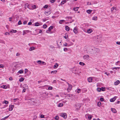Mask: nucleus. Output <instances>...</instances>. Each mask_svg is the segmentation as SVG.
Returning <instances> with one entry per match:
<instances>
[{
    "mask_svg": "<svg viewBox=\"0 0 120 120\" xmlns=\"http://www.w3.org/2000/svg\"><path fill=\"white\" fill-rule=\"evenodd\" d=\"M17 32V31L16 30H12L11 31V32L15 33Z\"/></svg>",
    "mask_w": 120,
    "mask_h": 120,
    "instance_id": "24",
    "label": "nucleus"
},
{
    "mask_svg": "<svg viewBox=\"0 0 120 120\" xmlns=\"http://www.w3.org/2000/svg\"><path fill=\"white\" fill-rule=\"evenodd\" d=\"M12 19V17H10L9 18V21H11L12 20H11V19Z\"/></svg>",
    "mask_w": 120,
    "mask_h": 120,
    "instance_id": "60",
    "label": "nucleus"
},
{
    "mask_svg": "<svg viewBox=\"0 0 120 120\" xmlns=\"http://www.w3.org/2000/svg\"><path fill=\"white\" fill-rule=\"evenodd\" d=\"M56 81L55 80H54L53 81V82H52V83H56Z\"/></svg>",
    "mask_w": 120,
    "mask_h": 120,
    "instance_id": "57",
    "label": "nucleus"
},
{
    "mask_svg": "<svg viewBox=\"0 0 120 120\" xmlns=\"http://www.w3.org/2000/svg\"><path fill=\"white\" fill-rule=\"evenodd\" d=\"M35 49V47H32L30 48L29 50L30 51H31L34 50Z\"/></svg>",
    "mask_w": 120,
    "mask_h": 120,
    "instance_id": "17",
    "label": "nucleus"
},
{
    "mask_svg": "<svg viewBox=\"0 0 120 120\" xmlns=\"http://www.w3.org/2000/svg\"><path fill=\"white\" fill-rule=\"evenodd\" d=\"M47 27V25L46 24H44L43 26V28L44 29H45Z\"/></svg>",
    "mask_w": 120,
    "mask_h": 120,
    "instance_id": "39",
    "label": "nucleus"
},
{
    "mask_svg": "<svg viewBox=\"0 0 120 120\" xmlns=\"http://www.w3.org/2000/svg\"><path fill=\"white\" fill-rule=\"evenodd\" d=\"M22 24V23L21 21L20 20H19L18 22V25H20L21 24Z\"/></svg>",
    "mask_w": 120,
    "mask_h": 120,
    "instance_id": "43",
    "label": "nucleus"
},
{
    "mask_svg": "<svg viewBox=\"0 0 120 120\" xmlns=\"http://www.w3.org/2000/svg\"><path fill=\"white\" fill-rule=\"evenodd\" d=\"M5 35H7V34L10 35V34L9 33H8V32H6V33H5Z\"/></svg>",
    "mask_w": 120,
    "mask_h": 120,
    "instance_id": "55",
    "label": "nucleus"
},
{
    "mask_svg": "<svg viewBox=\"0 0 120 120\" xmlns=\"http://www.w3.org/2000/svg\"><path fill=\"white\" fill-rule=\"evenodd\" d=\"M57 71L56 70H55L54 71H51V74L53 73L54 74H56L57 72Z\"/></svg>",
    "mask_w": 120,
    "mask_h": 120,
    "instance_id": "25",
    "label": "nucleus"
},
{
    "mask_svg": "<svg viewBox=\"0 0 120 120\" xmlns=\"http://www.w3.org/2000/svg\"><path fill=\"white\" fill-rule=\"evenodd\" d=\"M60 115L65 119H66L67 118V114L66 113H60Z\"/></svg>",
    "mask_w": 120,
    "mask_h": 120,
    "instance_id": "3",
    "label": "nucleus"
},
{
    "mask_svg": "<svg viewBox=\"0 0 120 120\" xmlns=\"http://www.w3.org/2000/svg\"><path fill=\"white\" fill-rule=\"evenodd\" d=\"M1 87L4 89H6L7 88V86L6 85H3Z\"/></svg>",
    "mask_w": 120,
    "mask_h": 120,
    "instance_id": "27",
    "label": "nucleus"
},
{
    "mask_svg": "<svg viewBox=\"0 0 120 120\" xmlns=\"http://www.w3.org/2000/svg\"><path fill=\"white\" fill-rule=\"evenodd\" d=\"M9 116H9H6L5 117H4V118L5 119H6Z\"/></svg>",
    "mask_w": 120,
    "mask_h": 120,
    "instance_id": "62",
    "label": "nucleus"
},
{
    "mask_svg": "<svg viewBox=\"0 0 120 120\" xmlns=\"http://www.w3.org/2000/svg\"><path fill=\"white\" fill-rule=\"evenodd\" d=\"M100 100L101 101H102L104 100V98H100Z\"/></svg>",
    "mask_w": 120,
    "mask_h": 120,
    "instance_id": "53",
    "label": "nucleus"
},
{
    "mask_svg": "<svg viewBox=\"0 0 120 120\" xmlns=\"http://www.w3.org/2000/svg\"><path fill=\"white\" fill-rule=\"evenodd\" d=\"M52 87H49L48 88V89L49 90H52Z\"/></svg>",
    "mask_w": 120,
    "mask_h": 120,
    "instance_id": "47",
    "label": "nucleus"
},
{
    "mask_svg": "<svg viewBox=\"0 0 120 120\" xmlns=\"http://www.w3.org/2000/svg\"><path fill=\"white\" fill-rule=\"evenodd\" d=\"M79 8V7H76L74 8V10L75 11H78V9Z\"/></svg>",
    "mask_w": 120,
    "mask_h": 120,
    "instance_id": "29",
    "label": "nucleus"
},
{
    "mask_svg": "<svg viewBox=\"0 0 120 120\" xmlns=\"http://www.w3.org/2000/svg\"><path fill=\"white\" fill-rule=\"evenodd\" d=\"M64 50L65 52H66L68 51V49L67 48H64Z\"/></svg>",
    "mask_w": 120,
    "mask_h": 120,
    "instance_id": "35",
    "label": "nucleus"
},
{
    "mask_svg": "<svg viewBox=\"0 0 120 120\" xmlns=\"http://www.w3.org/2000/svg\"><path fill=\"white\" fill-rule=\"evenodd\" d=\"M65 21L64 20H61L59 21V23L60 24H62L63 22H64Z\"/></svg>",
    "mask_w": 120,
    "mask_h": 120,
    "instance_id": "22",
    "label": "nucleus"
},
{
    "mask_svg": "<svg viewBox=\"0 0 120 120\" xmlns=\"http://www.w3.org/2000/svg\"><path fill=\"white\" fill-rule=\"evenodd\" d=\"M81 89H78L77 91V92L78 93H79L80 92Z\"/></svg>",
    "mask_w": 120,
    "mask_h": 120,
    "instance_id": "44",
    "label": "nucleus"
},
{
    "mask_svg": "<svg viewBox=\"0 0 120 120\" xmlns=\"http://www.w3.org/2000/svg\"><path fill=\"white\" fill-rule=\"evenodd\" d=\"M18 73L20 74L22 73H23V71L22 70H20L18 71Z\"/></svg>",
    "mask_w": 120,
    "mask_h": 120,
    "instance_id": "34",
    "label": "nucleus"
},
{
    "mask_svg": "<svg viewBox=\"0 0 120 120\" xmlns=\"http://www.w3.org/2000/svg\"><path fill=\"white\" fill-rule=\"evenodd\" d=\"M92 11V10H88L86 11V12L88 14H90Z\"/></svg>",
    "mask_w": 120,
    "mask_h": 120,
    "instance_id": "20",
    "label": "nucleus"
},
{
    "mask_svg": "<svg viewBox=\"0 0 120 120\" xmlns=\"http://www.w3.org/2000/svg\"><path fill=\"white\" fill-rule=\"evenodd\" d=\"M66 0H63L61 2V5H63L64 3H66Z\"/></svg>",
    "mask_w": 120,
    "mask_h": 120,
    "instance_id": "23",
    "label": "nucleus"
},
{
    "mask_svg": "<svg viewBox=\"0 0 120 120\" xmlns=\"http://www.w3.org/2000/svg\"><path fill=\"white\" fill-rule=\"evenodd\" d=\"M65 28L66 30L67 31H68L70 28L69 27L67 26H66Z\"/></svg>",
    "mask_w": 120,
    "mask_h": 120,
    "instance_id": "18",
    "label": "nucleus"
},
{
    "mask_svg": "<svg viewBox=\"0 0 120 120\" xmlns=\"http://www.w3.org/2000/svg\"><path fill=\"white\" fill-rule=\"evenodd\" d=\"M29 4H28V3H26L25 5V8H26V7L28 8H29Z\"/></svg>",
    "mask_w": 120,
    "mask_h": 120,
    "instance_id": "32",
    "label": "nucleus"
},
{
    "mask_svg": "<svg viewBox=\"0 0 120 120\" xmlns=\"http://www.w3.org/2000/svg\"><path fill=\"white\" fill-rule=\"evenodd\" d=\"M116 44H117L120 45V42L117 41L116 42Z\"/></svg>",
    "mask_w": 120,
    "mask_h": 120,
    "instance_id": "59",
    "label": "nucleus"
},
{
    "mask_svg": "<svg viewBox=\"0 0 120 120\" xmlns=\"http://www.w3.org/2000/svg\"><path fill=\"white\" fill-rule=\"evenodd\" d=\"M14 107V105H9V110L11 111L12 110L13 108Z\"/></svg>",
    "mask_w": 120,
    "mask_h": 120,
    "instance_id": "8",
    "label": "nucleus"
},
{
    "mask_svg": "<svg viewBox=\"0 0 120 120\" xmlns=\"http://www.w3.org/2000/svg\"><path fill=\"white\" fill-rule=\"evenodd\" d=\"M89 57V56L88 55H85L83 56V58L84 59L88 60Z\"/></svg>",
    "mask_w": 120,
    "mask_h": 120,
    "instance_id": "6",
    "label": "nucleus"
},
{
    "mask_svg": "<svg viewBox=\"0 0 120 120\" xmlns=\"http://www.w3.org/2000/svg\"><path fill=\"white\" fill-rule=\"evenodd\" d=\"M44 115L42 114L40 116V117L41 118H44Z\"/></svg>",
    "mask_w": 120,
    "mask_h": 120,
    "instance_id": "50",
    "label": "nucleus"
},
{
    "mask_svg": "<svg viewBox=\"0 0 120 120\" xmlns=\"http://www.w3.org/2000/svg\"><path fill=\"white\" fill-rule=\"evenodd\" d=\"M26 89H26L25 88H23V90L22 91V93H23V92H25V91H26Z\"/></svg>",
    "mask_w": 120,
    "mask_h": 120,
    "instance_id": "45",
    "label": "nucleus"
},
{
    "mask_svg": "<svg viewBox=\"0 0 120 120\" xmlns=\"http://www.w3.org/2000/svg\"><path fill=\"white\" fill-rule=\"evenodd\" d=\"M97 90L98 92H100L101 90V88H98L97 89Z\"/></svg>",
    "mask_w": 120,
    "mask_h": 120,
    "instance_id": "36",
    "label": "nucleus"
},
{
    "mask_svg": "<svg viewBox=\"0 0 120 120\" xmlns=\"http://www.w3.org/2000/svg\"><path fill=\"white\" fill-rule=\"evenodd\" d=\"M116 10V8H115L113 7L111 9V11H113L114 10Z\"/></svg>",
    "mask_w": 120,
    "mask_h": 120,
    "instance_id": "33",
    "label": "nucleus"
},
{
    "mask_svg": "<svg viewBox=\"0 0 120 120\" xmlns=\"http://www.w3.org/2000/svg\"><path fill=\"white\" fill-rule=\"evenodd\" d=\"M4 66L3 64H1L0 65V68H2L3 69L4 68Z\"/></svg>",
    "mask_w": 120,
    "mask_h": 120,
    "instance_id": "41",
    "label": "nucleus"
},
{
    "mask_svg": "<svg viewBox=\"0 0 120 120\" xmlns=\"http://www.w3.org/2000/svg\"><path fill=\"white\" fill-rule=\"evenodd\" d=\"M73 32L75 34H77L78 33V28L76 27H75L74 28L73 30Z\"/></svg>",
    "mask_w": 120,
    "mask_h": 120,
    "instance_id": "5",
    "label": "nucleus"
},
{
    "mask_svg": "<svg viewBox=\"0 0 120 120\" xmlns=\"http://www.w3.org/2000/svg\"><path fill=\"white\" fill-rule=\"evenodd\" d=\"M116 99V97H115L114 98L111 99L110 100V101L111 102H114L115 100Z\"/></svg>",
    "mask_w": 120,
    "mask_h": 120,
    "instance_id": "15",
    "label": "nucleus"
},
{
    "mask_svg": "<svg viewBox=\"0 0 120 120\" xmlns=\"http://www.w3.org/2000/svg\"><path fill=\"white\" fill-rule=\"evenodd\" d=\"M64 37L66 39H67V38H68V36H64Z\"/></svg>",
    "mask_w": 120,
    "mask_h": 120,
    "instance_id": "64",
    "label": "nucleus"
},
{
    "mask_svg": "<svg viewBox=\"0 0 120 120\" xmlns=\"http://www.w3.org/2000/svg\"><path fill=\"white\" fill-rule=\"evenodd\" d=\"M92 78L90 77L88 78V80L89 82H91L92 81Z\"/></svg>",
    "mask_w": 120,
    "mask_h": 120,
    "instance_id": "16",
    "label": "nucleus"
},
{
    "mask_svg": "<svg viewBox=\"0 0 120 120\" xmlns=\"http://www.w3.org/2000/svg\"><path fill=\"white\" fill-rule=\"evenodd\" d=\"M8 101L4 100V101L3 102V104L5 103V104H8Z\"/></svg>",
    "mask_w": 120,
    "mask_h": 120,
    "instance_id": "21",
    "label": "nucleus"
},
{
    "mask_svg": "<svg viewBox=\"0 0 120 120\" xmlns=\"http://www.w3.org/2000/svg\"><path fill=\"white\" fill-rule=\"evenodd\" d=\"M72 72L73 73H74L75 74L79 75L78 73L77 72L78 71L77 68H72Z\"/></svg>",
    "mask_w": 120,
    "mask_h": 120,
    "instance_id": "1",
    "label": "nucleus"
},
{
    "mask_svg": "<svg viewBox=\"0 0 120 120\" xmlns=\"http://www.w3.org/2000/svg\"><path fill=\"white\" fill-rule=\"evenodd\" d=\"M81 106L80 105H75V107L76 109L77 110L79 109L80 108Z\"/></svg>",
    "mask_w": 120,
    "mask_h": 120,
    "instance_id": "14",
    "label": "nucleus"
},
{
    "mask_svg": "<svg viewBox=\"0 0 120 120\" xmlns=\"http://www.w3.org/2000/svg\"><path fill=\"white\" fill-rule=\"evenodd\" d=\"M53 28V26H50L48 29V30L49 31H51V30Z\"/></svg>",
    "mask_w": 120,
    "mask_h": 120,
    "instance_id": "28",
    "label": "nucleus"
},
{
    "mask_svg": "<svg viewBox=\"0 0 120 120\" xmlns=\"http://www.w3.org/2000/svg\"><path fill=\"white\" fill-rule=\"evenodd\" d=\"M32 24V23L31 22H30L28 23V25H31Z\"/></svg>",
    "mask_w": 120,
    "mask_h": 120,
    "instance_id": "58",
    "label": "nucleus"
},
{
    "mask_svg": "<svg viewBox=\"0 0 120 120\" xmlns=\"http://www.w3.org/2000/svg\"><path fill=\"white\" fill-rule=\"evenodd\" d=\"M97 16H94L92 18V20H97Z\"/></svg>",
    "mask_w": 120,
    "mask_h": 120,
    "instance_id": "19",
    "label": "nucleus"
},
{
    "mask_svg": "<svg viewBox=\"0 0 120 120\" xmlns=\"http://www.w3.org/2000/svg\"><path fill=\"white\" fill-rule=\"evenodd\" d=\"M67 96H68V97H71L72 95L71 94H68L67 95Z\"/></svg>",
    "mask_w": 120,
    "mask_h": 120,
    "instance_id": "52",
    "label": "nucleus"
},
{
    "mask_svg": "<svg viewBox=\"0 0 120 120\" xmlns=\"http://www.w3.org/2000/svg\"><path fill=\"white\" fill-rule=\"evenodd\" d=\"M48 5H45L43 7L44 8H46L48 7Z\"/></svg>",
    "mask_w": 120,
    "mask_h": 120,
    "instance_id": "51",
    "label": "nucleus"
},
{
    "mask_svg": "<svg viewBox=\"0 0 120 120\" xmlns=\"http://www.w3.org/2000/svg\"><path fill=\"white\" fill-rule=\"evenodd\" d=\"M67 44L66 43L63 45L64 46H67Z\"/></svg>",
    "mask_w": 120,
    "mask_h": 120,
    "instance_id": "49",
    "label": "nucleus"
},
{
    "mask_svg": "<svg viewBox=\"0 0 120 120\" xmlns=\"http://www.w3.org/2000/svg\"><path fill=\"white\" fill-rule=\"evenodd\" d=\"M37 118V116L36 115H35L34 116L33 119V120Z\"/></svg>",
    "mask_w": 120,
    "mask_h": 120,
    "instance_id": "46",
    "label": "nucleus"
},
{
    "mask_svg": "<svg viewBox=\"0 0 120 120\" xmlns=\"http://www.w3.org/2000/svg\"><path fill=\"white\" fill-rule=\"evenodd\" d=\"M59 117L58 116H56L55 117V120H57L59 118Z\"/></svg>",
    "mask_w": 120,
    "mask_h": 120,
    "instance_id": "37",
    "label": "nucleus"
},
{
    "mask_svg": "<svg viewBox=\"0 0 120 120\" xmlns=\"http://www.w3.org/2000/svg\"><path fill=\"white\" fill-rule=\"evenodd\" d=\"M111 111H112L114 113H116V110L114 108H111Z\"/></svg>",
    "mask_w": 120,
    "mask_h": 120,
    "instance_id": "13",
    "label": "nucleus"
},
{
    "mask_svg": "<svg viewBox=\"0 0 120 120\" xmlns=\"http://www.w3.org/2000/svg\"><path fill=\"white\" fill-rule=\"evenodd\" d=\"M93 31L91 29H89L87 30V32L88 33H91Z\"/></svg>",
    "mask_w": 120,
    "mask_h": 120,
    "instance_id": "12",
    "label": "nucleus"
},
{
    "mask_svg": "<svg viewBox=\"0 0 120 120\" xmlns=\"http://www.w3.org/2000/svg\"><path fill=\"white\" fill-rule=\"evenodd\" d=\"M92 116L90 114H86L85 115V117L86 118H88V120H90L91 119Z\"/></svg>",
    "mask_w": 120,
    "mask_h": 120,
    "instance_id": "2",
    "label": "nucleus"
},
{
    "mask_svg": "<svg viewBox=\"0 0 120 120\" xmlns=\"http://www.w3.org/2000/svg\"><path fill=\"white\" fill-rule=\"evenodd\" d=\"M58 66V65L57 63H56L54 65V68H57Z\"/></svg>",
    "mask_w": 120,
    "mask_h": 120,
    "instance_id": "31",
    "label": "nucleus"
},
{
    "mask_svg": "<svg viewBox=\"0 0 120 120\" xmlns=\"http://www.w3.org/2000/svg\"><path fill=\"white\" fill-rule=\"evenodd\" d=\"M37 63L39 64H40L41 63V60H38L37 62Z\"/></svg>",
    "mask_w": 120,
    "mask_h": 120,
    "instance_id": "38",
    "label": "nucleus"
},
{
    "mask_svg": "<svg viewBox=\"0 0 120 120\" xmlns=\"http://www.w3.org/2000/svg\"><path fill=\"white\" fill-rule=\"evenodd\" d=\"M42 64H44V65H45L46 64V63H45V62L44 61H41V63Z\"/></svg>",
    "mask_w": 120,
    "mask_h": 120,
    "instance_id": "56",
    "label": "nucleus"
},
{
    "mask_svg": "<svg viewBox=\"0 0 120 120\" xmlns=\"http://www.w3.org/2000/svg\"><path fill=\"white\" fill-rule=\"evenodd\" d=\"M22 87L23 88H25L26 89H28V86L26 84H24L23 85Z\"/></svg>",
    "mask_w": 120,
    "mask_h": 120,
    "instance_id": "9",
    "label": "nucleus"
},
{
    "mask_svg": "<svg viewBox=\"0 0 120 120\" xmlns=\"http://www.w3.org/2000/svg\"><path fill=\"white\" fill-rule=\"evenodd\" d=\"M24 79L23 78L21 77V78L19 79V81L20 82L24 80Z\"/></svg>",
    "mask_w": 120,
    "mask_h": 120,
    "instance_id": "26",
    "label": "nucleus"
},
{
    "mask_svg": "<svg viewBox=\"0 0 120 120\" xmlns=\"http://www.w3.org/2000/svg\"><path fill=\"white\" fill-rule=\"evenodd\" d=\"M51 13V11H45V14L46 16H48V15H50Z\"/></svg>",
    "mask_w": 120,
    "mask_h": 120,
    "instance_id": "7",
    "label": "nucleus"
},
{
    "mask_svg": "<svg viewBox=\"0 0 120 120\" xmlns=\"http://www.w3.org/2000/svg\"><path fill=\"white\" fill-rule=\"evenodd\" d=\"M67 83L68 85V87L67 89V90L68 92H69L72 89V86L69 83L67 82Z\"/></svg>",
    "mask_w": 120,
    "mask_h": 120,
    "instance_id": "4",
    "label": "nucleus"
},
{
    "mask_svg": "<svg viewBox=\"0 0 120 120\" xmlns=\"http://www.w3.org/2000/svg\"><path fill=\"white\" fill-rule=\"evenodd\" d=\"M55 0H51L50 2L51 3H53Z\"/></svg>",
    "mask_w": 120,
    "mask_h": 120,
    "instance_id": "61",
    "label": "nucleus"
},
{
    "mask_svg": "<svg viewBox=\"0 0 120 120\" xmlns=\"http://www.w3.org/2000/svg\"><path fill=\"white\" fill-rule=\"evenodd\" d=\"M105 88L101 87V90H102L103 91H105Z\"/></svg>",
    "mask_w": 120,
    "mask_h": 120,
    "instance_id": "42",
    "label": "nucleus"
},
{
    "mask_svg": "<svg viewBox=\"0 0 120 120\" xmlns=\"http://www.w3.org/2000/svg\"><path fill=\"white\" fill-rule=\"evenodd\" d=\"M20 54L19 53H17L16 54V56H19L20 55Z\"/></svg>",
    "mask_w": 120,
    "mask_h": 120,
    "instance_id": "63",
    "label": "nucleus"
},
{
    "mask_svg": "<svg viewBox=\"0 0 120 120\" xmlns=\"http://www.w3.org/2000/svg\"><path fill=\"white\" fill-rule=\"evenodd\" d=\"M120 82L119 80H117L114 82V84L115 85H117L118 84L120 83Z\"/></svg>",
    "mask_w": 120,
    "mask_h": 120,
    "instance_id": "10",
    "label": "nucleus"
},
{
    "mask_svg": "<svg viewBox=\"0 0 120 120\" xmlns=\"http://www.w3.org/2000/svg\"><path fill=\"white\" fill-rule=\"evenodd\" d=\"M27 23V21H24L23 22V24L25 25Z\"/></svg>",
    "mask_w": 120,
    "mask_h": 120,
    "instance_id": "54",
    "label": "nucleus"
},
{
    "mask_svg": "<svg viewBox=\"0 0 120 120\" xmlns=\"http://www.w3.org/2000/svg\"><path fill=\"white\" fill-rule=\"evenodd\" d=\"M28 71V70L27 69H26L25 70V73H26Z\"/></svg>",
    "mask_w": 120,
    "mask_h": 120,
    "instance_id": "48",
    "label": "nucleus"
},
{
    "mask_svg": "<svg viewBox=\"0 0 120 120\" xmlns=\"http://www.w3.org/2000/svg\"><path fill=\"white\" fill-rule=\"evenodd\" d=\"M79 64L81 65L84 66L85 65V64L83 62H80Z\"/></svg>",
    "mask_w": 120,
    "mask_h": 120,
    "instance_id": "30",
    "label": "nucleus"
},
{
    "mask_svg": "<svg viewBox=\"0 0 120 120\" xmlns=\"http://www.w3.org/2000/svg\"><path fill=\"white\" fill-rule=\"evenodd\" d=\"M95 51H96L97 53H98L100 52V50L99 49L97 48H95L94 49Z\"/></svg>",
    "mask_w": 120,
    "mask_h": 120,
    "instance_id": "11",
    "label": "nucleus"
},
{
    "mask_svg": "<svg viewBox=\"0 0 120 120\" xmlns=\"http://www.w3.org/2000/svg\"><path fill=\"white\" fill-rule=\"evenodd\" d=\"M39 25V23L37 22L35 24V26H38Z\"/></svg>",
    "mask_w": 120,
    "mask_h": 120,
    "instance_id": "40",
    "label": "nucleus"
}]
</instances>
